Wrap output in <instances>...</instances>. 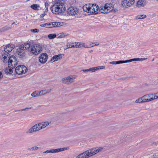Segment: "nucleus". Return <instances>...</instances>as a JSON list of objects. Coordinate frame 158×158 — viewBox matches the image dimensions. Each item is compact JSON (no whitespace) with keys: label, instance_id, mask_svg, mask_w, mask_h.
<instances>
[{"label":"nucleus","instance_id":"obj_1","mask_svg":"<svg viewBox=\"0 0 158 158\" xmlns=\"http://www.w3.org/2000/svg\"><path fill=\"white\" fill-rule=\"evenodd\" d=\"M50 9L53 14H59L66 10V8L63 2L56 0L54 4L50 7Z\"/></svg>","mask_w":158,"mask_h":158},{"label":"nucleus","instance_id":"obj_2","mask_svg":"<svg viewBox=\"0 0 158 158\" xmlns=\"http://www.w3.org/2000/svg\"><path fill=\"white\" fill-rule=\"evenodd\" d=\"M102 149V147L93 148L78 155L76 158H88L101 152Z\"/></svg>","mask_w":158,"mask_h":158},{"label":"nucleus","instance_id":"obj_3","mask_svg":"<svg viewBox=\"0 0 158 158\" xmlns=\"http://www.w3.org/2000/svg\"><path fill=\"white\" fill-rule=\"evenodd\" d=\"M51 123L48 121L43 122L37 124L26 131L25 133L28 134L39 131L40 129L45 128Z\"/></svg>","mask_w":158,"mask_h":158},{"label":"nucleus","instance_id":"obj_4","mask_svg":"<svg viewBox=\"0 0 158 158\" xmlns=\"http://www.w3.org/2000/svg\"><path fill=\"white\" fill-rule=\"evenodd\" d=\"M99 7L96 4H85L83 7V10L90 14H96L98 13Z\"/></svg>","mask_w":158,"mask_h":158},{"label":"nucleus","instance_id":"obj_5","mask_svg":"<svg viewBox=\"0 0 158 158\" xmlns=\"http://www.w3.org/2000/svg\"><path fill=\"white\" fill-rule=\"evenodd\" d=\"M113 8V6L111 3H106L100 6L99 10L102 13H106L112 11Z\"/></svg>","mask_w":158,"mask_h":158},{"label":"nucleus","instance_id":"obj_6","mask_svg":"<svg viewBox=\"0 0 158 158\" xmlns=\"http://www.w3.org/2000/svg\"><path fill=\"white\" fill-rule=\"evenodd\" d=\"M31 47V51L34 55L38 54L42 51V47L39 44H34Z\"/></svg>","mask_w":158,"mask_h":158},{"label":"nucleus","instance_id":"obj_7","mask_svg":"<svg viewBox=\"0 0 158 158\" xmlns=\"http://www.w3.org/2000/svg\"><path fill=\"white\" fill-rule=\"evenodd\" d=\"M27 71V68L24 65L18 66L15 69L16 73L18 74H25Z\"/></svg>","mask_w":158,"mask_h":158},{"label":"nucleus","instance_id":"obj_8","mask_svg":"<svg viewBox=\"0 0 158 158\" xmlns=\"http://www.w3.org/2000/svg\"><path fill=\"white\" fill-rule=\"evenodd\" d=\"M7 63L9 65L12 66L13 68H15L17 64L16 58L14 56L10 57Z\"/></svg>","mask_w":158,"mask_h":158},{"label":"nucleus","instance_id":"obj_9","mask_svg":"<svg viewBox=\"0 0 158 158\" xmlns=\"http://www.w3.org/2000/svg\"><path fill=\"white\" fill-rule=\"evenodd\" d=\"M74 79L75 77L73 76H69L62 78V81L63 83L69 84L73 82L74 81Z\"/></svg>","mask_w":158,"mask_h":158},{"label":"nucleus","instance_id":"obj_10","mask_svg":"<svg viewBox=\"0 0 158 158\" xmlns=\"http://www.w3.org/2000/svg\"><path fill=\"white\" fill-rule=\"evenodd\" d=\"M78 11L77 8L71 6L67 10L68 14L71 15H74L77 14Z\"/></svg>","mask_w":158,"mask_h":158},{"label":"nucleus","instance_id":"obj_11","mask_svg":"<svg viewBox=\"0 0 158 158\" xmlns=\"http://www.w3.org/2000/svg\"><path fill=\"white\" fill-rule=\"evenodd\" d=\"M48 55L45 53L41 54L39 57V61L42 64L45 63L48 59Z\"/></svg>","mask_w":158,"mask_h":158},{"label":"nucleus","instance_id":"obj_12","mask_svg":"<svg viewBox=\"0 0 158 158\" xmlns=\"http://www.w3.org/2000/svg\"><path fill=\"white\" fill-rule=\"evenodd\" d=\"M46 28L56 27L62 25V23L60 22L46 23Z\"/></svg>","mask_w":158,"mask_h":158},{"label":"nucleus","instance_id":"obj_13","mask_svg":"<svg viewBox=\"0 0 158 158\" xmlns=\"http://www.w3.org/2000/svg\"><path fill=\"white\" fill-rule=\"evenodd\" d=\"M15 55L16 56L20 58H23L25 56L24 50L20 46L19 48H18L16 52Z\"/></svg>","mask_w":158,"mask_h":158},{"label":"nucleus","instance_id":"obj_14","mask_svg":"<svg viewBox=\"0 0 158 158\" xmlns=\"http://www.w3.org/2000/svg\"><path fill=\"white\" fill-rule=\"evenodd\" d=\"M135 0H123L122 5L123 6H131L134 4Z\"/></svg>","mask_w":158,"mask_h":158},{"label":"nucleus","instance_id":"obj_15","mask_svg":"<svg viewBox=\"0 0 158 158\" xmlns=\"http://www.w3.org/2000/svg\"><path fill=\"white\" fill-rule=\"evenodd\" d=\"M15 46L12 44H9L4 47V51L6 52L9 53L10 52L15 48Z\"/></svg>","mask_w":158,"mask_h":158},{"label":"nucleus","instance_id":"obj_16","mask_svg":"<svg viewBox=\"0 0 158 158\" xmlns=\"http://www.w3.org/2000/svg\"><path fill=\"white\" fill-rule=\"evenodd\" d=\"M153 94H149L145 95L143 96L144 102H149L153 100V98H150L153 97Z\"/></svg>","mask_w":158,"mask_h":158},{"label":"nucleus","instance_id":"obj_17","mask_svg":"<svg viewBox=\"0 0 158 158\" xmlns=\"http://www.w3.org/2000/svg\"><path fill=\"white\" fill-rule=\"evenodd\" d=\"M9 53H5L2 55V60L4 63H7L10 57Z\"/></svg>","mask_w":158,"mask_h":158},{"label":"nucleus","instance_id":"obj_18","mask_svg":"<svg viewBox=\"0 0 158 158\" xmlns=\"http://www.w3.org/2000/svg\"><path fill=\"white\" fill-rule=\"evenodd\" d=\"M63 56L62 54H60L54 56L51 59L50 61L53 63L56 61L62 58Z\"/></svg>","mask_w":158,"mask_h":158},{"label":"nucleus","instance_id":"obj_19","mask_svg":"<svg viewBox=\"0 0 158 158\" xmlns=\"http://www.w3.org/2000/svg\"><path fill=\"white\" fill-rule=\"evenodd\" d=\"M65 148H57L56 149H50V152L51 153H57L60 152H61L65 150Z\"/></svg>","mask_w":158,"mask_h":158},{"label":"nucleus","instance_id":"obj_20","mask_svg":"<svg viewBox=\"0 0 158 158\" xmlns=\"http://www.w3.org/2000/svg\"><path fill=\"white\" fill-rule=\"evenodd\" d=\"M146 4L145 0H139L137 2V6L138 7H143Z\"/></svg>","mask_w":158,"mask_h":158},{"label":"nucleus","instance_id":"obj_21","mask_svg":"<svg viewBox=\"0 0 158 158\" xmlns=\"http://www.w3.org/2000/svg\"><path fill=\"white\" fill-rule=\"evenodd\" d=\"M76 43L74 42L68 43L67 44V47L66 49L71 48H76Z\"/></svg>","mask_w":158,"mask_h":158},{"label":"nucleus","instance_id":"obj_22","mask_svg":"<svg viewBox=\"0 0 158 158\" xmlns=\"http://www.w3.org/2000/svg\"><path fill=\"white\" fill-rule=\"evenodd\" d=\"M20 46L24 50L28 49L31 46V45L29 43H25L21 45Z\"/></svg>","mask_w":158,"mask_h":158},{"label":"nucleus","instance_id":"obj_23","mask_svg":"<svg viewBox=\"0 0 158 158\" xmlns=\"http://www.w3.org/2000/svg\"><path fill=\"white\" fill-rule=\"evenodd\" d=\"M13 67H8L5 70V72L6 73L9 74H11L13 72Z\"/></svg>","mask_w":158,"mask_h":158},{"label":"nucleus","instance_id":"obj_24","mask_svg":"<svg viewBox=\"0 0 158 158\" xmlns=\"http://www.w3.org/2000/svg\"><path fill=\"white\" fill-rule=\"evenodd\" d=\"M76 43V48H81L82 47H84L85 48V46H86L85 43H78L75 42Z\"/></svg>","mask_w":158,"mask_h":158},{"label":"nucleus","instance_id":"obj_25","mask_svg":"<svg viewBox=\"0 0 158 158\" xmlns=\"http://www.w3.org/2000/svg\"><path fill=\"white\" fill-rule=\"evenodd\" d=\"M30 7L31 8L35 10H39L40 6L39 5L37 4H34L31 5Z\"/></svg>","mask_w":158,"mask_h":158},{"label":"nucleus","instance_id":"obj_26","mask_svg":"<svg viewBox=\"0 0 158 158\" xmlns=\"http://www.w3.org/2000/svg\"><path fill=\"white\" fill-rule=\"evenodd\" d=\"M124 63L123 60H120L118 61H114L110 62V64H119Z\"/></svg>","mask_w":158,"mask_h":158},{"label":"nucleus","instance_id":"obj_27","mask_svg":"<svg viewBox=\"0 0 158 158\" xmlns=\"http://www.w3.org/2000/svg\"><path fill=\"white\" fill-rule=\"evenodd\" d=\"M99 44V43L98 42H97L96 44L92 43L91 44H90L88 46L86 45V46L85 47V48H89L94 46H98Z\"/></svg>","mask_w":158,"mask_h":158},{"label":"nucleus","instance_id":"obj_28","mask_svg":"<svg viewBox=\"0 0 158 158\" xmlns=\"http://www.w3.org/2000/svg\"><path fill=\"white\" fill-rule=\"evenodd\" d=\"M135 61H139V58H134L126 60H123L124 63L131 62Z\"/></svg>","mask_w":158,"mask_h":158},{"label":"nucleus","instance_id":"obj_29","mask_svg":"<svg viewBox=\"0 0 158 158\" xmlns=\"http://www.w3.org/2000/svg\"><path fill=\"white\" fill-rule=\"evenodd\" d=\"M39 92L38 91H36L34 92H33L31 94V96L33 97H36L40 96Z\"/></svg>","mask_w":158,"mask_h":158},{"label":"nucleus","instance_id":"obj_30","mask_svg":"<svg viewBox=\"0 0 158 158\" xmlns=\"http://www.w3.org/2000/svg\"><path fill=\"white\" fill-rule=\"evenodd\" d=\"M136 103H144L143 99V96L141 98H139L138 99H136L135 101Z\"/></svg>","mask_w":158,"mask_h":158},{"label":"nucleus","instance_id":"obj_31","mask_svg":"<svg viewBox=\"0 0 158 158\" xmlns=\"http://www.w3.org/2000/svg\"><path fill=\"white\" fill-rule=\"evenodd\" d=\"M99 68L97 67H94L93 68H91L89 69H88V72L91 71L92 72H94L96 70L99 69Z\"/></svg>","mask_w":158,"mask_h":158},{"label":"nucleus","instance_id":"obj_32","mask_svg":"<svg viewBox=\"0 0 158 158\" xmlns=\"http://www.w3.org/2000/svg\"><path fill=\"white\" fill-rule=\"evenodd\" d=\"M48 6H49V4H48V3L47 2H45V7L46 8V9H45V12H44V13H45V15L47 13V12L48 11Z\"/></svg>","mask_w":158,"mask_h":158},{"label":"nucleus","instance_id":"obj_33","mask_svg":"<svg viewBox=\"0 0 158 158\" xmlns=\"http://www.w3.org/2000/svg\"><path fill=\"white\" fill-rule=\"evenodd\" d=\"M39 94L40 96H42L44 95H45L46 94V90H41L40 91H38Z\"/></svg>","mask_w":158,"mask_h":158},{"label":"nucleus","instance_id":"obj_34","mask_svg":"<svg viewBox=\"0 0 158 158\" xmlns=\"http://www.w3.org/2000/svg\"><path fill=\"white\" fill-rule=\"evenodd\" d=\"M56 36L55 34H51L48 35V37L49 39H53L55 38Z\"/></svg>","mask_w":158,"mask_h":158},{"label":"nucleus","instance_id":"obj_35","mask_svg":"<svg viewBox=\"0 0 158 158\" xmlns=\"http://www.w3.org/2000/svg\"><path fill=\"white\" fill-rule=\"evenodd\" d=\"M146 17V16L145 15H142L137 16L136 18L138 19H142L145 18Z\"/></svg>","mask_w":158,"mask_h":158},{"label":"nucleus","instance_id":"obj_36","mask_svg":"<svg viewBox=\"0 0 158 158\" xmlns=\"http://www.w3.org/2000/svg\"><path fill=\"white\" fill-rule=\"evenodd\" d=\"M39 148L38 147L35 146L30 148H29V150L30 151H32L33 150H36L38 149Z\"/></svg>","mask_w":158,"mask_h":158},{"label":"nucleus","instance_id":"obj_37","mask_svg":"<svg viewBox=\"0 0 158 158\" xmlns=\"http://www.w3.org/2000/svg\"><path fill=\"white\" fill-rule=\"evenodd\" d=\"M31 31L32 32L36 33L39 31V30L36 28L33 29H31Z\"/></svg>","mask_w":158,"mask_h":158},{"label":"nucleus","instance_id":"obj_38","mask_svg":"<svg viewBox=\"0 0 158 158\" xmlns=\"http://www.w3.org/2000/svg\"><path fill=\"white\" fill-rule=\"evenodd\" d=\"M6 27H4L0 29V33L4 32L7 29Z\"/></svg>","mask_w":158,"mask_h":158},{"label":"nucleus","instance_id":"obj_39","mask_svg":"<svg viewBox=\"0 0 158 158\" xmlns=\"http://www.w3.org/2000/svg\"><path fill=\"white\" fill-rule=\"evenodd\" d=\"M154 97L153 98V100L158 98V93H156L153 94Z\"/></svg>","mask_w":158,"mask_h":158},{"label":"nucleus","instance_id":"obj_40","mask_svg":"<svg viewBox=\"0 0 158 158\" xmlns=\"http://www.w3.org/2000/svg\"><path fill=\"white\" fill-rule=\"evenodd\" d=\"M26 96L27 97V100H31L32 99V98L30 96L29 94L27 95Z\"/></svg>","mask_w":158,"mask_h":158},{"label":"nucleus","instance_id":"obj_41","mask_svg":"<svg viewBox=\"0 0 158 158\" xmlns=\"http://www.w3.org/2000/svg\"><path fill=\"white\" fill-rule=\"evenodd\" d=\"M46 25H47L46 23H44V24H42L40 25V26L41 27H46Z\"/></svg>","mask_w":158,"mask_h":158},{"label":"nucleus","instance_id":"obj_42","mask_svg":"<svg viewBox=\"0 0 158 158\" xmlns=\"http://www.w3.org/2000/svg\"><path fill=\"white\" fill-rule=\"evenodd\" d=\"M52 89H50L47 90H46V94L50 93L51 92Z\"/></svg>","mask_w":158,"mask_h":158},{"label":"nucleus","instance_id":"obj_43","mask_svg":"<svg viewBox=\"0 0 158 158\" xmlns=\"http://www.w3.org/2000/svg\"><path fill=\"white\" fill-rule=\"evenodd\" d=\"M98 67L99 68V69H103L105 68V67L103 66H99Z\"/></svg>","mask_w":158,"mask_h":158},{"label":"nucleus","instance_id":"obj_44","mask_svg":"<svg viewBox=\"0 0 158 158\" xmlns=\"http://www.w3.org/2000/svg\"><path fill=\"white\" fill-rule=\"evenodd\" d=\"M81 71V72L82 71L83 72H85V73H87V72H88V69L82 70Z\"/></svg>","mask_w":158,"mask_h":158},{"label":"nucleus","instance_id":"obj_45","mask_svg":"<svg viewBox=\"0 0 158 158\" xmlns=\"http://www.w3.org/2000/svg\"><path fill=\"white\" fill-rule=\"evenodd\" d=\"M50 150H46V151H45V152H44L43 153H50Z\"/></svg>","mask_w":158,"mask_h":158},{"label":"nucleus","instance_id":"obj_46","mask_svg":"<svg viewBox=\"0 0 158 158\" xmlns=\"http://www.w3.org/2000/svg\"><path fill=\"white\" fill-rule=\"evenodd\" d=\"M67 35L65 33H61V36H62V37H64L66 36Z\"/></svg>","mask_w":158,"mask_h":158},{"label":"nucleus","instance_id":"obj_47","mask_svg":"<svg viewBox=\"0 0 158 158\" xmlns=\"http://www.w3.org/2000/svg\"><path fill=\"white\" fill-rule=\"evenodd\" d=\"M24 110H26L25 108H24V109H22L21 110H16L15 111H24Z\"/></svg>","mask_w":158,"mask_h":158},{"label":"nucleus","instance_id":"obj_48","mask_svg":"<svg viewBox=\"0 0 158 158\" xmlns=\"http://www.w3.org/2000/svg\"><path fill=\"white\" fill-rule=\"evenodd\" d=\"M3 76L2 73L0 71V79L3 77Z\"/></svg>","mask_w":158,"mask_h":158},{"label":"nucleus","instance_id":"obj_49","mask_svg":"<svg viewBox=\"0 0 158 158\" xmlns=\"http://www.w3.org/2000/svg\"><path fill=\"white\" fill-rule=\"evenodd\" d=\"M32 108V107L31 106V107H30L29 108H28V107L26 108L25 109H26V110H28L29 109H31Z\"/></svg>","mask_w":158,"mask_h":158},{"label":"nucleus","instance_id":"obj_50","mask_svg":"<svg viewBox=\"0 0 158 158\" xmlns=\"http://www.w3.org/2000/svg\"><path fill=\"white\" fill-rule=\"evenodd\" d=\"M145 59V58H139V60H143Z\"/></svg>","mask_w":158,"mask_h":158},{"label":"nucleus","instance_id":"obj_51","mask_svg":"<svg viewBox=\"0 0 158 158\" xmlns=\"http://www.w3.org/2000/svg\"><path fill=\"white\" fill-rule=\"evenodd\" d=\"M41 17H43L44 16V15H40Z\"/></svg>","mask_w":158,"mask_h":158},{"label":"nucleus","instance_id":"obj_52","mask_svg":"<svg viewBox=\"0 0 158 158\" xmlns=\"http://www.w3.org/2000/svg\"><path fill=\"white\" fill-rule=\"evenodd\" d=\"M14 23H13L12 24H14Z\"/></svg>","mask_w":158,"mask_h":158},{"label":"nucleus","instance_id":"obj_53","mask_svg":"<svg viewBox=\"0 0 158 158\" xmlns=\"http://www.w3.org/2000/svg\"><path fill=\"white\" fill-rule=\"evenodd\" d=\"M92 52V51H90V52Z\"/></svg>","mask_w":158,"mask_h":158},{"label":"nucleus","instance_id":"obj_54","mask_svg":"<svg viewBox=\"0 0 158 158\" xmlns=\"http://www.w3.org/2000/svg\"><path fill=\"white\" fill-rule=\"evenodd\" d=\"M158 2V0H156Z\"/></svg>","mask_w":158,"mask_h":158}]
</instances>
